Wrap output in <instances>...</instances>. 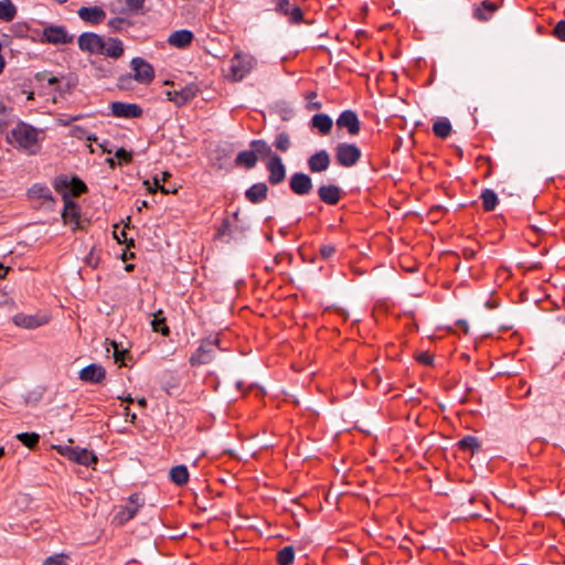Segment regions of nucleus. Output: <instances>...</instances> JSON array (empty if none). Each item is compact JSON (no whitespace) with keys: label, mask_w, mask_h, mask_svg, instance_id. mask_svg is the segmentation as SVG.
Wrapping results in <instances>:
<instances>
[{"label":"nucleus","mask_w":565,"mask_h":565,"mask_svg":"<svg viewBox=\"0 0 565 565\" xmlns=\"http://www.w3.org/2000/svg\"><path fill=\"white\" fill-rule=\"evenodd\" d=\"M170 177L169 172H163L161 181H166Z\"/></svg>","instance_id":"obj_61"},{"label":"nucleus","mask_w":565,"mask_h":565,"mask_svg":"<svg viewBox=\"0 0 565 565\" xmlns=\"http://www.w3.org/2000/svg\"><path fill=\"white\" fill-rule=\"evenodd\" d=\"M268 193V186L264 182L256 183L249 186V202L259 203L263 202Z\"/></svg>","instance_id":"obj_28"},{"label":"nucleus","mask_w":565,"mask_h":565,"mask_svg":"<svg viewBox=\"0 0 565 565\" xmlns=\"http://www.w3.org/2000/svg\"><path fill=\"white\" fill-rule=\"evenodd\" d=\"M218 345V339H205L202 341L196 351L190 356L191 365H200L210 363L215 355V349Z\"/></svg>","instance_id":"obj_4"},{"label":"nucleus","mask_w":565,"mask_h":565,"mask_svg":"<svg viewBox=\"0 0 565 565\" xmlns=\"http://www.w3.org/2000/svg\"><path fill=\"white\" fill-rule=\"evenodd\" d=\"M497 9L498 7L495 3L484 0L480 7L475 9L473 17L479 21H488L491 19Z\"/></svg>","instance_id":"obj_26"},{"label":"nucleus","mask_w":565,"mask_h":565,"mask_svg":"<svg viewBox=\"0 0 565 565\" xmlns=\"http://www.w3.org/2000/svg\"><path fill=\"white\" fill-rule=\"evenodd\" d=\"M77 14L84 22L93 25L102 23L106 18V12L100 7H81Z\"/></svg>","instance_id":"obj_18"},{"label":"nucleus","mask_w":565,"mask_h":565,"mask_svg":"<svg viewBox=\"0 0 565 565\" xmlns=\"http://www.w3.org/2000/svg\"><path fill=\"white\" fill-rule=\"evenodd\" d=\"M166 318L162 317V310H158L153 313V319L151 320V327L153 331L161 332L163 335L169 333V328L166 326Z\"/></svg>","instance_id":"obj_33"},{"label":"nucleus","mask_w":565,"mask_h":565,"mask_svg":"<svg viewBox=\"0 0 565 565\" xmlns=\"http://www.w3.org/2000/svg\"><path fill=\"white\" fill-rule=\"evenodd\" d=\"M275 11L289 19L292 23H299L302 20V11L299 7L290 3L289 0H274Z\"/></svg>","instance_id":"obj_16"},{"label":"nucleus","mask_w":565,"mask_h":565,"mask_svg":"<svg viewBox=\"0 0 565 565\" xmlns=\"http://www.w3.org/2000/svg\"><path fill=\"white\" fill-rule=\"evenodd\" d=\"M319 198L327 204H337L340 200V189L337 185H321L318 190Z\"/></svg>","instance_id":"obj_25"},{"label":"nucleus","mask_w":565,"mask_h":565,"mask_svg":"<svg viewBox=\"0 0 565 565\" xmlns=\"http://www.w3.org/2000/svg\"><path fill=\"white\" fill-rule=\"evenodd\" d=\"M125 416H126V420L129 423H135V420L137 418L136 414L131 413L129 407L125 408Z\"/></svg>","instance_id":"obj_52"},{"label":"nucleus","mask_w":565,"mask_h":565,"mask_svg":"<svg viewBox=\"0 0 565 565\" xmlns=\"http://www.w3.org/2000/svg\"><path fill=\"white\" fill-rule=\"evenodd\" d=\"M337 127L339 129H345L351 136L359 134L361 129V122L355 111L344 110L337 118Z\"/></svg>","instance_id":"obj_11"},{"label":"nucleus","mask_w":565,"mask_h":565,"mask_svg":"<svg viewBox=\"0 0 565 565\" xmlns=\"http://www.w3.org/2000/svg\"><path fill=\"white\" fill-rule=\"evenodd\" d=\"M54 189L63 195V192L68 195L78 196L87 191L86 184L78 178L74 177L68 179L67 175H58L54 180Z\"/></svg>","instance_id":"obj_5"},{"label":"nucleus","mask_w":565,"mask_h":565,"mask_svg":"<svg viewBox=\"0 0 565 565\" xmlns=\"http://www.w3.org/2000/svg\"><path fill=\"white\" fill-rule=\"evenodd\" d=\"M275 146L277 149H279L281 151H287L290 147V138H289L288 134H286V132L278 134L276 137V140H275Z\"/></svg>","instance_id":"obj_39"},{"label":"nucleus","mask_w":565,"mask_h":565,"mask_svg":"<svg viewBox=\"0 0 565 565\" xmlns=\"http://www.w3.org/2000/svg\"><path fill=\"white\" fill-rule=\"evenodd\" d=\"M333 126L332 118L327 114H316L310 120V127L317 129L321 135H328Z\"/></svg>","instance_id":"obj_24"},{"label":"nucleus","mask_w":565,"mask_h":565,"mask_svg":"<svg viewBox=\"0 0 565 565\" xmlns=\"http://www.w3.org/2000/svg\"><path fill=\"white\" fill-rule=\"evenodd\" d=\"M17 438L30 449L34 448L40 440V436L36 433H21L17 435Z\"/></svg>","instance_id":"obj_36"},{"label":"nucleus","mask_w":565,"mask_h":565,"mask_svg":"<svg viewBox=\"0 0 565 565\" xmlns=\"http://www.w3.org/2000/svg\"><path fill=\"white\" fill-rule=\"evenodd\" d=\"M268 182L273 185L280 184L286 178V167L278 154H273L266 162Z\"/></svg>","instance_id":"obj_9"},{"label":"nucleus","mask_w":565,"mask_h":565,"mask_svg":"<svg viewBox=\"0 0 565 565\" xmlns=\"http://www.w3.org/2000/svg\"><path fill=\"white\" fill-rule=\"evenodd\" d=\"M46 41L53 44H67L73 41V35L68 34L64 26L51 25L44 29L43 32Z\"/></svg>","instance_id":"obj_17"},{"label":"nucleus","mask_w":565,"mask_h":565,"mask_svg":"<svg viewBox=\"0 0 565 565\" xmlns=\"http://www.w3.org/2000/svg\"><path fill=\"white\" fill-rule=\"evenodd\" d=\"M316 98H317V92L311 90V92L306 93L305 99L307 100V104H306L307 110L312 111V110H319L322 108V104L320 102L316 100Z\"/></svg>","instance_id":"obj_37"},{"label":"nucleus","mask_w":565,"mask_h":565,"mask_svg":"<svg viewBox=\"0 0 565 565\" xmlns=\"http://www.w3.org/2000/svg\"><path fill=\"white\" fill-rule=\"evenodd\" d=\"M289 186L295 194L306 195L312 190L313 184L308 174L303 172H296L290 177Z\"/></svg>","instance_id":"obj_13"},{"label":"nucleus","mask_w":565,"mask_h":565,"mask_svg":"<svg viewBox=\"0 0 565 565\" xmlns=\"http://www.w3.org/2000/svg\"><path fill=\"white\" fill-rule=\"evenodd\" d=\"M17 15V8L11 0H0V20L11 22Z\"/></svg>","instance_id":"obj_31"},{"label":"nucleus","mask_w":565,"mask_h":565,"mask_svg":"<svg viewBox=\"0 0 565 565\" xmlns=\"http://www.w3.org/2000/svg\"><path fill=\"white\" fill-rule=\"evenodd\" d=\"M6 111V106L0 103V114H3Z\"/></svg>","instance_id":"obj_62"},{"label":"nucleus","mask_w":565,"mask_h":565,"mask_svg":"<svg viewBox=\"0 0 565 565\" xmlns=\"http://www.w3.org/2000/svg\"><path fill=\"white\" fill-rule=\"evenodd\" d=\"M330 166V156L326 150H320L313 153L308 159V167L311 172L326 171Z\"/></svg>","instance_id":"obj_21"},{"label":"nucleus","mask_w":565,"mask_h":565,"mask_svg":"<svg viewBox=\"0 0 565 565\" xmlns=\"http://www.w3.org/2000/svg\"><path fill=\"white\" fill-rule=\"evenodd\" d=\"M137 210L140 212L143 207H147L148 206V202L146 200H142V201H138L137 202Z\"/></svg>","instance_id":"obj_55"},{"label":"nucleus","mask_w":565,"mask_h":565,"mask_svg":"<svg viewBox=\"0 0 565 565\" xmlns=\"http://www.w3.org/2000/svg\"><path fill=\"white\" fill-rule=\"evenodd\" d=\"M554 34L561 41H565V20H561L559 22H557L554 29Z\"/></svg>","instance_id":"obj_45"},{"label":"nucleus","mask_w":565,"mask_h":565,"mask_svg":"<svg viewBox=\"0 0 565 565\" xmlns=\"http://www.w3.org/2000/svg\"><path fill=\"white\" fill-rule=\"evenodd\" d=\"M115 158H117L118 160L122 161V162H130L131 159H132V156L130 152H128L127 150H125L124 148H119L117 149V151L115 152Z\"/></svg>","instance_id":"obj_44"},{"label":"nucleus","mask_w":565,"mask_h":565,"mask_svg":"<svg viewBox=\"0 0 565 565\" xmlns=\"http://www.w3.org/2000/svg\"><path fill=\"white\" fill-rule=\"evenodd\" d=\"M77 131H78V132H82V131H83V129H82V128H79V127H74V136H76V137H81V135H79V134H77Z\"/></svg>","instance_id":"obj_58"},{"label":"nucleus","mask_w":565,"mask_h":565,"mask_svg":"<svg viewBox=\"0 0 565 565\" xmlns=\"http://www.w3.org/2000/svg\"><path fill=\"white\" fill-rule=\"evenodd\" d=\"M8 269H9V268H6V267L0 263V278H3V277L7 275Z\"/></svg>","instance_id":"obj_56"},{"label":"nucleus","mask_w":565,"mask_h":565,"mask_svg":"<svg viewBox=\"0 0 565 565\" xmlns=\"http://www.w3.org/2000/svg\"><path fill=\"white\" fill-rule=\"evenodd\" d=\"M13 321L17 326L25 329H35L43 323L38 317L28 315H17Z\"/></svg>","instance_id":"obj_30"},{"label":"nucleus","mask_w":565,"mask_h":565,"mask_svg":"<svg viewBox=\"0 0 565 565\" xmlns=\"http://www.w3.org/2000/svg\"><path fill=\"white\" fill-rule=\"evenodd\" d=\"M29 196L33 199H43L44 201L54 202L51 190L43 184L36 183L29 189Z\"/></svg>","instance_id":"obj_29"},{"label":"nucleus","mask_w":565,"mask_h":565,"mask_svg":"<svg viewBox=\"0 0 565 565\" xmlns=\"http://www.w3.org/2000/svg\"><path fill=\"white\" fill-rule=\"evenodd\" d=\"M199 92L200 87L191 83L179 88L167 90L166 96L168 100L173 102L177 106H183L196 97Z\"/></svg>","instance_id":"obj_6"},{"label":"nucleus","mask_w":565,"mask_h":565,"mask_svg":"<svg viewBox=\"0 0 565 565\" xmlns=\"http://www.w3.org/2000/svg\"><path fill=\"white\" fill-rule=\"evenodd\" d=\"M111 114L119 118H138L142 115V109L137 104L114 102L110 104Z\"/></svg>","instance_id":"obj_14"},{"label":"nucleus","mask_w":565,"mask_h":565,"mask_svg":"<svg viewBox=\"0 0 565 565\" xmlns=\"http://www.w3.org/2000/svg\"><path fill=\"white\" fill-rule=\"evenodd\" d=\"M433 131L440 138H446L450 135L451 125L447 118H439L433 126Z\"/></svg>","instance_id":"obj_32"},{"label":"nucleus","mask_w":565,"mask_h":565,"mask_svg":"<svg viewBox=\"0 0 565 565\" xmlns=\"http://www.w3.org/2000/svg\"><path fill=\"white\" fill-rule=\"evenodd\" d=\"M295 552L291 546H286L277 554V562L279 565H290L294 562Z\"/></svg>","instance_id":"obj_35"},{"label":"nucleus","mask_w":565,"mask_h":565,"mask_svg":"<svg viewBox=\"0 0 565 565\" xmlns=\"http://www.w3.org/2000/svg\"><path fill=\"white\" fill-rule=\"evenodd\" d=\"M107 162L110 167H115L116 162H115V159L114 158H108L107 159Z\"/></svg>","instance_id":"obj_60"},{"label":"nucleus","mask_w":565,"mask_h":565,"mask_svg":"<svg viewBox=\"0 0 565 565\" xmlns=\"http://www.w3.org/2000/svg\"><path fill=\"white\" fill-rule=\"evenodd\" d=\"M75 87V83L67 81L64 86L58 85L55 89L60 93H70Z\"/></svg>","instance_id":"obj_49"},{"label":"nucleus","mask_w":565,"mask_h":565,"mask_svg":"<svg viewBox=\"0 0 565 565\" xmlns=\"http://www.w3.org/2000/svg\"><path fill=\"white\" fill-rule=\"evenodd\" d=\"M47 84L57 87L60 85V79L56 76H50L47 78Z\"/></svg>","instance_id":"obj_53"},{"label":"nucleus","mask_w":565,"mask_h":565,"mask_svg":"<svg viewBox=\"0 0 565 565\" xmlns=\"http://www.w3.org/2000/svg\"><path fill=\"white\" fill-rule=\"evenodd\" d=\"M194 39V35L189 30H178L172 32L168 38V43L171 46L178 47V49H184L188 47Z\"/></svg>","instance_id":"obj_22"},{"label":"nucleus","mask_w":565,"mask_h":565,"mask_svg":"<svg viewBox=\"0 0 565 565\" xmlns=\"http://www.w3.org/2000/svg\"><path fill=\"white\" fill-rule=\"evenodd\" d=\"M132 267H134L132 265H127L126 269L130 270Z\"/></svg>","instance_id":"obj_64"},{"label":"nucleus","mask_w":565,"mask_h":565,"mask_svg":"<svg viewBox=\"0 0 565 565\" xmlns=\"http://www.w3.org/2000/svg\"><path fill=\"white\" fill-rule=\"evenodd\" d=\"M44 136L43 130L20 121L11 130L10 136H8V140L17 148L25 151L28 154H35L40 150Z\"/></svg>","instance_id":"obj_1"},{"label":"nucleus","mask_w":565,"mask_h":565,"mask_svg":"<svg viewBox=\"0 0 565 565\" xmlns=\"http://www.w3.org/2000/svg\"><path fill=\"white\" fill-rule=\"evenodd\" d=\"M105 377H106L105 369L102 365L95 364V363H92V364L85 366L79 372V379L83 382L102 383Z\"/></svg>","instance_id":"obj_19"},{"label":"nucleus","mask_w":565,"mask_h":565,"mask_svg":"<svg viewBox=\"0 0 565 565\" xmlns=\"http://www.w3.org/2000/svg\"><path fill=\"white\" fill-rule=\"evenodd\" d=\"M481 200H482V205H483L484 210H487V211L494 210V207L498 204V195L495 194L494 191L489 190V189L484 190L481 193Z\"/></svg>","instance_id":"obj_34"},{"label":"nucleus","mask_w":565,"mask_h":565,"mask_svg":"<svg viewBox=\"0 0 565 565\" xmlns=\"http://www.w3.org/2000/svg\"><path fill=\"white\" fill-rule=\"evenodd\" d=\"M246 66L241 54H235L230 61L226 76L233 82H239L245 77Z\"/></svg>","instance_id":"obj_20"},{"label":"nucleus","mask_w":565,"mask_h":565,"mask_svg":"<svg viewBox=\"0 0 565 565\" xmlns=\"http://www.w3.org/2000/svg\"><path fill=\"white\" fill-rule=\"evenodd\" d=\"M130 9H139L143 4V0H125Z\"/></svg>","instance_id":"obj_51"},{"label":"nucleus","mask_w":565,"mask_h":565,"mask_svg":"<svg viewBox=\"0 0 565 565\" xmlns=\"http://www.w3.org/2000/svg\"><path fill=\"white\" fill-rule=\"evenodd\" d=\"M126 23V20L122 19V18H114L111 19L109 22H108V25L114 30V31H119L121 29V26Z\"/></svg>","instance_id":"obj_46"},{"label":"nucleus","mask_w":565,"mask_h":565,"mask_svg":"<svg viewBox=\"0 0 565 565\" xmlns=\"http://www.w3.org/2000/svg\"><path fill=\"white\" fill-rule=\"evenodd\" d=\"M170 480L177 486H183L189 480V471L184 465L174 466L169 472Z\"/></svg>","instance_id":"obj_27"},{"label":"nucleus","mask_w":565,"mask_h":565,"mask_svg":"<svg viewBox=\"0 0 565 565\" xmlns=\"http://www.w3.org/2000/svg\"><path fill=\"white\" fill-rule=\"evenodd\" d=\"M120 398H121L122 401L127 402V403H134V398H132L130 395H128V396H127V397H125V398H124V397H120Z\"/></svg>","instance_id":"obj_59"},{"label":"nucleus","mask_w":565,"mask_h":565,"mask_svg":"<svg viewBox=\"0 0 565 565\" xmlns=\"http://www.w3.org/2000/svg\"><path fill=\"white\" fill-rule=\"evenodd\" d=\"M134 71V78L141 84H149L154 78V70L150 63L142 57H134L130 62Z\"/></svg>","instance_id":"obj_7"},{"label":"nucleus","mask_w":565,"mask_h":565,"mask_svg":"<svg viewBox=\"0 0 565 565\" xmlns=\"http://www.w3.org/2000/svg\"><path fill=\"white\" fill-rule=\"evenodd\" d=\"M100 54L113 58H119L124 54V44L119 39H103V50Z\"/></svg>","instance_id":"obj_23"},{"label":"nucleus","mask_w":565,"mask_h":565,"mask_svg":"<svg viewBox=\"0 0 565 565\" xmlns=\"http://www.w3.org/2000/svg\"><path fill=\"white\" fill-rule=\"evenodd\" d=\"M126 227H127V225L120 231V233H117V231L115 230L114 236L120 244L126 243L128 245H134V239L132 238L128 239V237H127Z\"/></svg>","instance_id":"obj_42"},{"label":"nucleus","mask_w":565,"mask_h":565,"mask_svg":"<svg viewBox=\"0 0 565 565\" xmlns=\"http://www.w3.org/2000/svg\"><path fill=\"white\" fill-rule=\"evenodd\" d=\"M55 448L61 455L79 465L89 467L97 462V456L85 448L70 446H56Z\"/></svg>","instance_id":"obj_2"},{"label":"nucleus","mask_w":565,"mask_h":565,"mask_svg":"<svg viewBox=\"0 0 565 565\" xmlns=\"http://www.w3.org/2000/svg\"><path fill=\"white\" fill-rule=\"evenodd\" d=\"M249 169L255 166L258 160L270 158L273 156L270 146L264 140H253L249 142Z\"/></svg>","instance_id":"obj_15"},{"label":"nucleus","mask_w":565,"mask_h":565,"mask_svg":"<svg viewBox=\"0 0 565 565\" xmlns=\"http://www.w3.org/2000/svg\"><path fill=\"white\" fill-rule=\"evenodd\" d=\"M78 46L83 52L100 54L103 50V38L93 32H85L78 38Z\"/></svg>","instance_id":"obj_12"},{"label":"nucleus","mask_w":565,"mask_h":565,"mask_svg":"<svg viewBox=\"0 0 565 565\" xmlns=\"http://www.w3.org/2000/svg\"><path fill=\"white\" fill-rule=\"evenodd\" d=\"M235 161H236L237 164L246 166L247 167V150L241 151L237 154Z\"/></svg>","instance_id":"obj_50"},{"label":"nucleus","mask_w":565,"mask_h":565,"mask_svg":"<svg viewBox=\"0 0 565 565\" xmlns=\"http://www.w3.org/2000/svg\"><path fill=\"white\" fill-rule=\"evenodd\" d=\"M63 201L64 209L62 212V218L65 224H73V230H77L79 227V206L78 204L72 200L68 193L63 192Z\"/></svg>","instance_id":"obj_10"},{"label":"nucleus","mask_w":565,"mask_h":565,"mask_svg":"<svg viewBox=\"0 0 565 565\" xmlns=\"http://www.w3.org/2000/svg\"><path fill=\"white\" fill-rule=\"evenodd\" d=\"M143 184L147 186L148 191H149V192H151V193H153V192H156V191H158V190H160V191H161V188H162V185H163V184L161 183V180H160L158 177H154V178H153V183H152V184H151V183H150V181H148V180H146V181L143 182Z\"/></svg>","instance_id":"obj_43"},{"label":"nucleus","mask_w":565,"mask_h":565,"mask_svg":"<svg viewBox=\"0 0 565 565\" xmlns=\"http://www.w3.org/2000/svg\"><path fill=\"white\" fill-rule=\"evenodd\" d=\"M462 449L478 450L480 448L479 440L475 436H466L459 441Z\"/></svg>","instance_id":"obj_38"},{"label":"nucleus","mask_w":565,"mask_h":565,"mask_svg":"<svg viewBox=\"0 0 565 565\" xmlns=\"http://www.w3.org/2000/svg\"><path fill=\"white\" fill-rule=\"evenodd\" d=\"M3 454H4L3 448H0V457H2V456H3Z\"/></svg>","instance_id":"obj_63"},{"label":"nucleus","mask_w":565,"mask_h":565,"mask_svg":"<svg viewBox=\"0 0 565 565\" xmlns=\"http://www.w3.org/2000/svg\"><path fill=\"white\" fill-rule=\"evenodd\" d=\"M338 163L342 167H353L361 158V150L353 143L340 142L334 149Z\"/></svg>","instance_id":"obj_3"},{"label":"nucleus","mask_w":565,"mask_h":565,"mask_svg":"<svg viewBox=\"0 0 565 565\" xmlns=\"http://www.w3.org/2000/svg\"><path fill=\"white\" fill-rule=\"evenodd\" d=\"M161 192L164 193V194H168V193H175L177 192V189L175 188H170V186H164L162 185L161 188Z\"/></svg>","instance_id":"obj_54"},{"label":"nucleus","mask_w":565,"mask_h":565,"mask_svg":"<svg viewBox=\"0 0 565 565\" xmlns=\"http://www.w3.org/2000/svg\"><path fill=\"white\" fill-rule=\"evenodd\" d=\"M334 250L332 245H324L321 247L320 253L323 258H329L334 254Z\"/></svg>","instance_id":"obj_47"},{"label":"nucleus","mask_w":565,"mask_h":565,"mask_svg":"<svg viewBox=\"0 0 565 565\" xmlns=\"http://www.w3.org/2000/svg\"><path fill=\"white\" fill-rule=\"evenodd\" d=\"M417 360L426 365H430L433 363V356L427 352H422L418 354Z\"/></svg>","instance_id":"obj_48"},{"label":"nucleus","mask_w":565,"mask_h":565,"mask_svg":"<svg viewBox=\"0 0 565 565\" xmlns=\"http://www.w3.org/2000/svg\"><path fill=\"white\" fill-rule=\"evenodd\" d=\"M110 344L113 347V355H114L115 361L116 362L120 361L124 363L125 355L128 353L127 350L121 344H118L115 341H113Z\"/></svg>","instance_id":"obj_40"},{"label":"nucleus","mask_w":565,"mask_h":565,"mask_svg":"<svg viewBox=\"0 0 565 565\" xmlns=\"http://www.w3.org/2000/svg\"><path fill=\"white\" fill-rule=\"evenodd\" d=\"M137 403L141 407H146L147 406V401H146L145 397H141V398L137 399Z\"/></svg>","instance_id":"obj_57"},{"label":"nucleus","mask_w":565,"mask_h":565,"mask_svg":"<svg viewBox=\"0 0 565 565\" xmlns=\"http://www.w3.org/2000/svg\"><path fill=\"white\" fill-rule=\"evenodd\" d=\"M142 504L143 501H140L138 494L130 495L129 502L125 507H120L119 511L115 514L113 522L118 525L125 524L136 515Z\"/></svg>","instance_id":"obj_8"},{"label":"nucleus","mask_w":565,"mask_h":565,"mask_svg":"<svg viewBox=\"0 0 565 565\" xmlns=\"http://www.w3.org/2000/svg\"><path fill=\"white\" fill-rule=\"evenodd\" d=\"M67 556L64 554H55L53 556L47 557L43 565H65Z\"/></svg>","instance_id":"obj_41"}]
</instances>
